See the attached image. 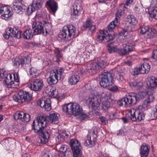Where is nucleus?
I'll list each match as a JSON object with an SVG mask.
<instances>
[{
  "instance_id": "9d476101",
  "label": "nucleus",
  "mask_w": 157,
  "mask_h": 157,
  "mask_svg": "<svg viewBox=\"0 0 157 157\" xmlns=\"http://www.w3.org/2000/svg\"><path fill=\"white\" fill-rule=\"evenodd\" d=\"M70 145L73 152V157H80L81 153V146L80 144L77 140L72 139L70 142Z\"/></svg>"
},
{
  "instance_id": "f8f14e48",
  "label": "nucleus",
  "mask_w": 157,
  "mask_h": 157,
  "mask_svg": "<svg viewBox=\"0 0 157 157\" xmlns=\"http://www.w3.org/2000/svg\"><path fill=\"white\" fill-rule=\"evenodd\" d=\"M106 63L101 59L98 60L96 62L91 63L87 66L88 69L91 70L95 72L96 71L102 69L105 67Z\"/></svg>"
},
{
  "instance_id": "bf43d9fd",
  "label": "nucleus",
  "mask_w": 157,
  "mask_h": 157,
  "mask_svg": "<svg viewBox=\"0 0 157 157\" xmlns=\"http://www.w3.org/2000/svg\"><path fill=\"white\" fill-rule=\"evenodd\" d=\"M152 57L155 59L157 62V50H154L153 52Z\"/></svg>"
},
{
  "instance_id": "69168bd1",
  "label": "nucleus",
  "mask_w": 157,
  "mask_h": 157,
  "mask_svg": "<svg viewBox=\"0 0 157 157\" xmlns=\"http://www.w3.org/2000/svg\"><path fill=\"white\" fill-rule=\"evenodd\" d=\"M137 82L136 81H134L131 82H130L129 83V85L131 87H136V85L137 84Z\"/></svg>"
},
{
  "instance_id": "c756f323",
  "label": "nucleus",
  "mask_w": 157,
  "mask_h": 157,
  "mask_svg": "<svg viewBox=\"0 0 157 157\" xmlns=\"http://www.w3.org/2000/svg\"><path fill=\"white\" fill-rule=\"evenodd\" d=\"M127 21L130 25L133 26L135 25L137 23L138 21L136 17L133 15H128L127 17Z\"/></svg>"
},
{
  "instance_id": "6e6d98bb",
  "label": "nucleus",
  "mask_w": 157,
  "mask_h": 157,
  "mask_svg": "<svg viewBox=\"0 0 157 157\" xmlns=\"http://www.w3.org/2000/svg\"><path fill=\"white\" fill-rule=\"evenodd\" d=\"M123 73H118V74L117 76V79L121 81H123L124 79V78L123 77Z\"/></svg>"
},
{
  "instance_id": "7c9ffc66",
  "label": "nucleus",
  "mask_w": 157,
  "mask_h": 157,
  "mask_svg": "<svg viewBox=\"0 0 157 157\" xmlns=\"http://www.w3.org/2000/svg\"><path fill=\"white\" fill-rule=\"evenodd\" d=\"M149 83V86L151 88L157 86V78L154 76H151L148 80Z\"/></svg>"
},
{
  "instance_id": "dca6fc26",
  "label": "nucleus",
  "mask_w": 157,
  "mask_h": 157,
  "mask_svg": "<svg viewBox=\"0 0 157 157\" xmlns=\"http://www.w3.org/2000/svg\"><path fill=\"white\" fill-rule=\"evenodd\" d=\"M37 104L46 111H49L51 109V102L49 98H44L40 99L37 101Z\"/></svg>"
},
{
  "instance_id": "39448f33",
  "label": "nucleus",
  "mask_w": 157,
  "mask_h": 157,
  "mask_svg": "<svg viewBox=\"0 0 157 157\" xmlns=\"http://www.w3.org/2000/svg\"><path fill=\"white\" fill-rule=\"evenodd\" d=\"M13 78L12 75L9 74L7 75L4 80V83L8 88L15 87V86L19 84V80L18 75L17 73L13 74Z\"/></svg>"
},
{
  "instance_id": "4d7b16f0",
  "label": "nucleus",
  "mask_w": 157,
  "mask_h": 157,
  "mask_svg": "<svg viewBox=\"0 0 157 157\" xmlns=\"http://www.w3.org/2000/svg\"><path fill=\"white\" fill-rule=\"evenodd\" d=\"M120 34L121 36L126 37L128 35V32L126 30H123L120 32Z\"/></svg>"
},
{
  "instance_id": "864d4df0",
  "label": "nucleus",
  "mask_w": 157,
  "mask_h": 157,
  "mask_svg": "<svg viewBox=\"0 0 157 157\" xmlns=\"http://www.w3.org/2000/svg\"><path fill=\"white\" fill-rule=\"evenodd\" d=\"M151 14H152L154 18L157 19V7L155 8L152 10Z\"/></svg>"
},
{
  "instance_id": "58836bf2",
  "label": "nucleus",
  "mask_w": 157,
  "mask_h": 157,
  "mask_svg": "<svg viewBox=\"0 0 157 157\" xmlns=\"http://www.w3.org/2000/svg\"><path fill=\"white\" fill-rule=\"evenodd\" d=\"M149 28L148 26L143 25L140 27L139 30L142 34H144L147 35L149 30Z\"/></svg>"
},
{
  "instance_id": "a18cd8bd",
  "label": "nucleus",
  "mask_w": 157,
  "mask_h": 157,
  "mask_svg": "<svg viewBox=\"0 0 157 157\" xmlns=\"http://www.w3.org/2000/svg\"><path fill=\"white\" fill-rule=\"evenodd\" d=\"M91 136H89L87 137L88 139L86 140L84 143L85 145L87 147H90L92 143V140L91 139Z\"/></svg>"
},
{
  "instance_id": "ea45409f",
  "label": "nucleus",
  "mask_w": 157,
  "mask_h": 157,
  "mask_svg": "<svg viewBox=\"0 0 157 157\" xmlns=\"http://www.w3.org/2000/svg\"><path fill=\"white\" fill-rule=\"evenodd\" d=\"M29 73L30 75H32V77H36L38 75V73L37 72L36 69L33 67L30 68Z\"/></svg>"
},
{
  "instance_id": "aec40b11",
  "label": "nucleus",
  "mask_w": 157,
  "mask_h": 157,
  "mask_svg": "<svg viewBox=\"0 0 157 157\" xmlns=\"http://www.w3.org/2000/svg\"><path fill=\"white\" fill-rule=\"evenodd\" d=\"M14 117L15 120H20L24 123L29 122L30 119L29 115L23 112H17L14 115Z\"/></svg>"
},
{
  "instance_id": "79ce46f5",
  "label": "nucleus",
  "mask_w": 157,
  "mask_h": 157,
  "mask_svg": "<svg viewBox=\"0 0 157 157\" xmlns=\"http://www.w3.org/2000/svg\"><path fill=\"white\" fill-rule=\"evenodd\" d=\"M21 60L23 66L25 64H29L31 62V59L28 56L24 58L21 59Z\"/></svg>"
},
{
  "instance_id": "1a4fd4ad",
  "label": "nucleus",
  "mask_w": 157,
  "mask_h": 157,
  "mask_svg": "<svg viewBox=\"0 0 157 157\" xmlns=\"http://www.w3.org/2000/svg\"><path fill=\"white\" fill-rule=\"evenodd\" d=\"M114 38V34H108L105 30H101L98 34L96 40L100 43H106L113 40Z\"/></svg>"
},
{
  "instance_id": "052dcab7",
  "label": "nucleus",
  "mask_w": 157,
  "mask_h": 157,
  "mask_svg": "<svg viewBox=\"0 0 157 157\" xmlns=\"http://www.w3.org/2000/svg\"><path fill=\"white\" fill-rule=\"evenodd\" d=\"M123 12L121 10H119L116 14V17L117 18V20L118 21V18H119L121 17L123 14Z\"/></svg>"
},
{
  "instance_id": "0e129e2a",
  "label": "nucleus",
  "mask_w": 157,
  "mask_h": 157,
  "mask_svg": "<svg viewBox=\"0 0 157 157\" xmlns=\"http://www.w3.org/2000/svg\"><path fill=\"white\" fill-rule=\"evenodd\" d=\"M100 119L102 124H106L107 121L106 118L103 117H101L100 118Z\"/></svg>"
},
{
  "instance_id": "c9c22d12",
  "label": "nucleus",
  "mask_w": 157,
  "mask_h": 157,
  "mask_svg": "<svg viewBox=\"0 0 157 157\" xmlns=\"http://www.w3.org/2000/svg\"><path fill=\"white\" fill-rule=\"evenodd\" d=\"M118 21L117 20V18H115L114 21H113L108 25V28L109 30L110 31L113 29L117 25Z\"/></svg>"
},
{
  "instance_id": "a211bd4d",
  "label": "nucleus",
  "mask_w": 157,
  "mask_h": 157,
  "mask_svg": "<svg viewBox=\"0 0 157 157\" xmlns=\"http://www.w3.org/2000/svg\"><path fill=\"white\" fill-rule=\"evenodd\" d=\"M41 7V0H34L32 5L27 8V13L29 15H31L34 11L40 9Z\"/></svg>"
},
{
  "instance_id": "b1692460",
  "label": "nucleus",
  "mask_w": 157,
  "mask_h": 157,
  "mask_svg": "<svg viewBox=\"0 0 157 157\" xmlns=\"http://www.w3.org/2000/svg\"><path fill=\"white\" fill-rule=\"evenodd\" d=\"M13 8L14 11L16 13H21L25 11L27 7L21 2H16L15 5H13Z\"/></svg>"
},
{
  "instance_id": "ddd939ff",
  "label": "nucleus",
  "mask_w": 157,
  "mask_h": 157,
  "mask_svg": "<svg viewBox=\"0 0 157 157\" xmlns=\"http://www.w3.org/2000/svg\"><path fill=\"white\" fill-rule=\"evenodd\" d=\"M86 104L89 108H91L94 109H96L99 107L100 104L97 97L93 95H91L86 99Z\"/></svg>"
},
{
  "instance_id": "473e14b6",
  "label": "nucleus",
  "mask_w": 157,
  "mask_h": 157,
  "mask_svg": "<svg viewBox=\"0 0 157 157\" xmlns=\"http://www.w3.org/2000/svg\"><path fill=\"white\" fill-rule=\"evenodd\" d=\"M157 34L156 30L153 28H149V31L147 35V38H151L156 36Z\"/></svg>"
},
{
  "instance_id": "423d86ee",
  "label": "nucleus",
  "mask_w": 157,
  "mask_h": 157,
  "mask_svg": "<svg viewBox=\"0 0 157 157\" xmlns=\"http://www.w3.org/2000/svg\"><path fill=\"white\" fill-rule=\"evenodd\" d=\"M113 77L109 72H104L101 76L100 86L105 88L112 86L113 83Z\"/></svg>"
},
{
  "instance_id": "a878e982",
  "label": "nucleus",
  "mask_w": 157,
  "mask_h": 157,
  "mask_svg": "<svg viewBox=\"0 0 157 157\" xmlns=\"http://www.w3.org/2000/svg\"><path fill=\"white\" fill-rule=\"evenodd\" d=\"M80 76L77 72H75L70 78L69 80V83L71 85H75L79 80Z\"/></svg>"
},
{
  "instance_id": "603ef678",
  "label": "nucleus",
  "mask_w": 157,
  "mask_h": 157,
  "mask_svg": "<svg viewBox=\"0 0 157 157\" xmlns=\"http://www.w3.org/2000/svg\"><path fill=\"white\" fill-rule=\"evenodd\" d=\"M6 72L4 69H0V81L2 80L4 77Z\"/></svg>"
},
{
  "instance_id": "2f4dec72",
  "label": "nucleus",
  "mask_w": 157,
  "mask_h": 157,
  "mask_svg": "<svg viewBox=\"0 0 157 157\" xmlns=\"http://www.w3.org/2000/svg\"><path fill=\"white\" fill-rule=\"evenodd\" d=\"M135 112V109H133L128 112V117L130 118V119L133 121H138L137 119V116L136 113H134Z\"/></svg>"
},
{
  "instance_id": "2eb2a0df",
  "label": "nucleus",
  "mask_w": 157,
  "mask_h": 157,
  "mask_svg": "<svg viewBox=\"0 0 157 157\" xmlns=\"http://www.w3.org/2000/svg\"><path fill=\"white\" fill-rule=\"evenodd\" d=\"M32 28L35 35L43 34L44 33V24L40 22H34Z\"/></svg>"
},
{
  "instance_id": "4be33fe9",
  "label": "nucleus",
  "mask_w": 157,
  "mask_h": 157,
  "mask_svg": "<svg viewBox=\"0 0 157 157\" xmlns=\"http://www.w3.org/2000/svg\"><path fill=\"white\" fill-rule=\"evenodd\" d=\"M144 109L142 106L139 105L135 108V112L134 113H136L137 119L138 121L143 120L144 118Z\"/></svg>"
},
{
  "instance_id": "de8ad7c7",
  "label": "nucleus",
  "mask_w": 157,
  "mask_h": 157,
  "mask_svg": "<svg viewBox=\"0 0 157 157\" xmlns=\"http://www.w3.org/2000/svg\"><path fill=\"white\" fill-rule=\"evenodd\" d=\"M77 116H79V118L81 120H84L88 118V115L86 113L83 112L82 110L81 112V114Z\"/></svg>"
},
{
  "instance_id": "6e6552de",
  "label": "nucleus",
  "mask_w": 157,
  "mask_h": 157,
  "mask_svg": "<svg viewBox=\"0 0 157 157\" xmlns=\"http://www.w3.org/2000/svg\"><path fill=\"white\" fill-rule=\"evenodd\" d=\"M64 71V70L61 68H57L56 71H52L48 79L49 83L52 84L56 83L61 79V75Z\"/></svg>"
},
{
  "instance_id": "412c9836",
  "label": "nucleus",
  "mask_w": 157,
  "mask_h": 157,
  "mask_svg": "<svg viewBox=\"0 0 157 157\" xmlns=\"http://www.w3.org/2000/svg\"><path fill=\"white\" fill-rule=\"evenodd\" d=\"M43 86V81L40 79H36L31 84L30 87L33 90L39 91L42 89Z\"/></svg>"
},
{
  "instance_id": "7ed1b4c3",
  "label": "nucleus",
  "mask_w": 157,
  "mask_h": 157,
  "mask_svg": "<svg viewBox=\"0 0 157 157\" xmlns=\"http://www.w3.org/2000/svg\"><path fill=\"white\" fill-rule=\"evenodd\" d=\"M75 32V29L73 26H65L63 27L62 31L60 32L59 37L62 39L69 40L74 37Z\"/></svg>"
},
{
  "instance_id": "f257e3e1",
  "label": "nucleus",
  "mask_w": 157,
  "mask_h": 157,
  "mask_svg": "<svg viewBox=\"0 0 157 157\" xmlns=\"http://www.w3.org/2000/svg\"><path fill=\"white\" fill-rule=\"evenodd\" d=\"M47 123L46 117L40 115L34 120L32 124V128L35 132L41 136L40 140L42 144L48 142L49 137V132L46 129Z\"/></svg>"
},
{
  "instance_id": "3c124183",
  "label": "nucleus",
  "mask_w": 157,
  "mask_h": 157,
  "mask_svg": "<svg viewBox=\"0 0 157 157\" xmlns=\"http://www.w3.org/2000/svg\"><path fill=\"white\" fill-rule=\"evenodd\" d=\"M68 136V133H67L66 132H63L62 133L58 136V138H60V139L63 140L65 138H67Z\"/></svg>"
},
{
  "instance_id": "680f3d73",
  "label": "nucleus",
  "mask_w": 157,
  "mask_h": 157,
  "mask_svg": "<svg viewBox=\"0 0 157 157\" xmlns=\"http://www.w3.org/2000/svg\"><path fill=\"white\" fill-rule=\"evenodd\" d=\"M109 90L113 92H116L118 90V87L116 86H112L109 89Z\"/></svg>"
},
{
  "instance_id": "cd10ccee",
  "label": "nucleus",
  "mask_w": 157,
  "mask_h": 157,
  "mask_svg": "<svg viewBox=\"0 0 157 157\" xmlns=\"http://www.w3.org/2000/svg\"><path fill=\"white\" fill-rule=\"evenodd\" d=\"M46 5L48 6L53 12H55L57 10L56 2L53 0H48L46 2Z\"/></svg>"
},
{
  "instance_id": "5701e85b",
  "label": "nucleus",
  "mask_w": 157,
  "mask_h": 157,
  "mask_svg": "<svg viewBox=\"0 0 157 157\" xmlns=\"http://www.w3.org/2000/svg\"><path fill=\"white\" fill-rule=\"evenodd\" d=\"M150 146L146 144H143L140 147V157H147L149 152Z\"/></svg>"
},
{
  "instance_id": "6ab92c4d",
  "label": "nucleus",
  "mask_w": 157,
  "mask_h": 157,
  "mask_svg": "<svg viewBox=\"0 0 157 157\" xmlns=\"http://www.w3.org/2000/svg\"><path fill=\"white\" fill-rule=\"evenodd\" d=\"M13 13L10 11L9 8L6 6L2 7L0 8V15L1 17L6 20H7L12 16Z\"/></svg>"
},
{
  "instance_id": "393cba45",
  "label": "nucleus",
  "mask_w": 157,
  "mask_h": 157,
  "mask_svg": "<svg viewBox=\"0 0 157 157\" xmlns=\"http://www.w3.org/2000/svg\"><path fill=\"white\" fill-rule=\"evenodd\" d=\"M73 10L71 13V16L73 18L74 16H78L82 12V8L80 5L77 3H75L73 6Z\"/></svg>"
},
{
  "instance_id": "f3484780",
  "label": "nucleus",
  "mask_w": 157,
  "mask_h": 157,
  "mask_svg": "<svg viewBox=\"0 0 157 157\" xmlns=\"http://www.w3.org/2000/svg\"><path fill=\"white\" fill-rule=\"evenodd\" d=\"M150 68V65L147 63H144L139 68L135 69L134 75L147 73L149 71Z\"/></svg>"
},
{
  "instance_id": "0eeeda50",
  "label": "nucleus",
  "mask_w": 157,
  "mask_h": 157,
  "mask_svg": "<svg viewBox=\"0 0 157 157\" xmlns=\"http://www.w3.org/2000/svg\"><path fill=\"white\" fill-rule=\"evenodd\" d=\"M13 98L15 101L21 103L30 101L32 98L31 94L23 90H21L18 93L15 94Z\"/></svg>"
},
{
  "instance_id": "72a5a7b5",
  "label": "nucleus",
  "mask_w": 157,
  "mask_h": 157,
  "mask_svg": "<svg viewBox=\"0 0 157 157\" xmlns=\"http://www.w3.org/2000/svg\"><path fill=\"white\" fill-rule=\"evenodd\" d=\"M107 48L109 52L112 53L117 52L118 50L117 47L116 46H114L113 43H110L107 46Z\"/></svg>"
},
{
  "instance_id": "4c0bfd02",
  "label": "nucleus",
  "mask_w": 157,
  "mask_h": 157,
  "mask_svg": "<svg viewBox=\"0 0 157 157\" xmlns=\"http://www.w3.org/2000/svg\"><path fill=\"white\" fill-rule=\"evenodd\" d=\"M13 65L17 67H21L23 66L21 59L16 58L13 62Z\"/></svg>"
},
{
  "instance_id": "20e7f679",
  "label": "nucleus",
  "mask_w": 157,
  "mask_h": 157,
  "mask_svg": "<svg viewBox=\"0 0 157 157\" xmlns=\"http://www.w3.org/2000/svg\"><path fill=\"white\" fill-rule=\"evenodd\" d=\"M63 111L69 115L77 116L81 114L82 109L77 103H70L65 105L63 107Z\"/></svg>"
},
{
  "instance_id": "5fc2aeb1",
  "label": "nucleus",
  "mask_w": 157,
  "mask_h": 157,
  "mask_svg": "<svg viewBox=\"0 0 157 157\" xmlns=\"http://www.w3.org/2000/svg\"><path fill=\"white\" fill-rule=\"evenodd\" d=\"M63 155L65 157H71L72 155L71 153L69 148L67 149V150Z\"/></svg>"
},
{
  "instance_id": "a19ab883",
  "label": "nucleus",
  "mask_w": 157,
  "mask_h": 157,
  "mask_svg": "<svg viewBox=\"0 0 157 157\" xmlns=\"http://www.w3.org/2000/svg\"><path fill=\"white\" fill-rule=\"evenodd\" d=\"M68 146L66 145H62L59 149V151L63 155L66 152V151L69 149Z\"/></svg>"
},
{
  "instance_id": "bb28decb",
  "label": "nucleus",
  "mask_w": 157,
  "mask_h": 157,
  "mask_svg": "<svg viewBox=\"0 0 157 157\" xmlns=\"http://www.w3.org/2000/svg\"><path fill=\"white\" fill-rule=\"evenodd\" d=\"M34 35L33 29H29L28 30H25L23 34V37L24 39H29L32 38Z\"/></svg>"
},
{
  "instance_id": "13d9d810",
  "label": "nucleus",
  "mask_w": 157,
  "mask_h": 157,
  "mask_svg": "<svg viewBox=\"0 0 157 157\" xmlns=\"http://www.w3.org/2000/svg\"><path fill=\"white\" fill-rule=\"evenodd\" d=\"M133 2V0H127L125 3L124 5V7L125 8H127L128 6Z\"/></svg>"
},
{
  "instance_id": "774afa93",
  "label": "nucleus",
  "mask_w": 157,
  "mask_h": 157,
  "mask_svg": "<svg viewBox=\"0 0 157 157\" xmlns=\"http://www.w3.org/2000/svg\"><path fill=\"white\" fill-rule=\"evenodd\" d=\"M56 61L57 62L60 61L62 59V57L60 54L56 55Z\"/></svg>"
},
{
  "instance_id": "338daca9",
  "label": "nucleus",
  "mask_w": 157,
  "mask_h": 157,
  "mask_svg": "<svg viewBox=\"0 0 157 157\" xmlns=\"http://www.w3.org/2000/svg\"><path fill=\"white\" fill-rule=\"evenodd\" d=\"M89 28L90 32L92 33L96 29L95 25H92Z\"/></svg>"
},
{
  "instance_id": "49530a36",
  "label": "nucleus",
  "mask_w": 157,
  "mask_h": 157,
  "mask_svg": "<svg viewBox=\"0 0 157 157\" xmlns=\"http://www.w3.org/2000/svg\"><path fill=\"white\" fill-rule=\"evenodd\" d=\"M43 157H52V154L50 151L44 150L42 152Z\"/></svg>"
},
{
  "instance_id": "c85d7f7f",
  "label": "nucleus",
  "mask_w": 157,
  "mask_h": 157,
  "mask_svg": "<svg viewBox=\"0 0 157 157\" xmlns=\"http://www.w3.org/2000/svg\"><path fill=\"white\" fill-rule=\"evenodd\" d=\"M154 99V97L153 94L148 95L147 98L144 101L143 105H140L142 106L143 107V109H144L146 107H147L151 102L153 101Z\"/></svg>"
},
{
  "instance_id": "e2e57ef3",
  "label": "nucleus",
  "mask_w": 157,
  "mask_h": 157,
  "mask_svg": "<svg viewBox=\"0 0 157 157\" xmlns=\"http://www.w3.org/2000/svg\"><path fill=\"white\" fill-rule=\"evenodd\" d=\"M117 114L115 113H112L109 115V119H114L117 118Z\"/></svg>"
},
{
  "instance_id": "f704fd0d",
  "label": "nucleus",
  "mask_w": 157,
  "mask_h": 157,
  "mask_svg": "<svg viewBox=\"0 0 157 157\" xmlns=\"http://www.w3.org/2000/svg\"><path fill=\"white\" fill-rule=\"evenodd\" d=\"M110 103L109 100H106L102 102V107L105 111H107L109 108Z\"/></svg>"
},
{
  "instance_id": "09e8293b",
  "label": "nucleus",
  "mask_w": 157,
  "mask_h": 157,
  "mask_svg": "<svg viewBox=\"0 0 157 157\" xmlns=\"http://www.w3.org/2000/svg\"><path fill=\"white\" fill-rule=\"evenodd\" d=\"M92 21L90 19H88L83 24V27L85 28H89L92 24Z\"/></svg>"
},
{
  "instance_id": "8fccbe9b",
  "label": "nucleus",
  "mask_w": 157,
  "mask_h": 157,
  "mask_svg": "<svg viewBox=\"0 0 157 157\" xmlns=\"http://www.w3.org/2000/svg\"><path fill=\"white\" fill-rule=\"evenodd\" d=\"M88 136H89V137H90V136H91V139L93 141H94L96 140L97 137L96 134L95 133L94 130H93L92 132H89L88 135L87 137Z\"/></svg>"
},
{
  "instance_id": "4468645a",
  "label": "nucleus",
  "mask_w": 157,
  "mask_h": 157,
  "mask_svg": "<svg viewBox=\"0 0 157 157\" xmlns=\"http://www.w3.org/2000/svg\"><path fill=\"white\" fill-rule=\"evenodd\" d=\"M134 46V42L132 41H130L125 44L122 48L118 50V52L121 56L128 55L130 52L133 51Z\"/></svg>"
},
{
  "instance_id": "9b49d317",
  "label": "nucleus",
  "mask_w": 157,
  "mask_h": 157,
  "mask_svg": "<svg viewBox=\"0 0 157 157\" xmlns=\"http://www.w3.org/2000/svg\"><path fill=\"white\" fill-rule=\"evenodd\" d=\"M6 34L4 35V37L6 39L9 38L10 36L16 37L17 39L21 37V32L16 28H8L6 31Z\"/></svg>"
},
{
  "instance_id": "f03ea898",
  "label": "nucleus",
  "mask_w": 157,
  "mask_h": 157,
  "mask_svg": "<svg viewBox=\"0 0 157 157\" xmlns=\"http://www.w3.org/2000/svg\"><path fill=\"white\" fill-rule=\"evenodd\" d=\"M152 94V93L150 92H142L137 94L132 93L122 98L119 101V105L120 106L124 105L125 107H128L135 104L137 102L145 97L147 98L148 95Z\"/></svg>"
},
{
  "instance_id": "c03bdc74",
  "label": "nucleus",
  "mask_w": 157,
  "mask_h": 157,
  "mask_svg": "<svg viewBox=\"0 0 157 157\" xmlns=\"http://www.w3.org/2000/svg\"><path fill=\"white\" fill-rule=\"evenodd\" d=\"M52 88L50 92H49L48 94L51 96L56 97L57 95L56 93L57 91L56 90L55 87L52 86Z\"/></svg>"
},
{
  "instance_id": "37998d69",
  "label": "nucleus",
  "mask_w": 157,
  "mask_h": 157,
  "mask_svg": "<svg viewBox=\"0 0 157 157\" xmlns=\"http://www.w3.org/2000/svg\"><path fill=\"white\" fill-rule=\"evenodd\" d=\"M135 11L138 14L142 13L144 11V9L141 6H138L135 7Z\"/></svg>"
},
{
  "instance_id": "e433bc0d",
  "label": "nucleus",
  "mask_w": 157,
  "mask_h": 157,
  "mask_svg": "<svg viewBox=\"0 0 157 157\" xmlns=\"http://www.w3.org/2000/svg\"><path fill=\"white\" fill-rule=\"evenodd\" d=\"M48 117L50 121L52 123L56 121L58 119V116L55 113L50 114Z\"/></svg>"
}]
</instances>
